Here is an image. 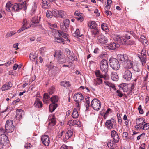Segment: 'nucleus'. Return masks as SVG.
Here are the masks:
<instances>
[{
    "instance_id": "nucleus-1",
    "label": "nucleus",
    "mask_w": 149,
    "mask_h": 149,
    "mask_svg": "<svg viewBox=\"0 0 149 149\" xmlns=\"http://www.w3.org/2000/svg\"><path fill=\"white\" fill-rule=\"evenodd\" d=\"M26 3L23 2H22V3H15L13 4L11 10L12 11L17 12L20 11L22 9H23L24 10H26Z\"/></svg>"
},
{
    "instance_id": "nucleus-2",
    "label": "nucleus",
    "mask_w": 149,
    "mask_h": 149,
    "mask_svg": "<svg viewBox=\"0 0 149 149\" xmlns=\"http://www.w3.org/2000/svg\"><path fill=\"white\" fill-rule=\"evenodd\" d=\"M124 62V66L125 68H130L132 67L134 71L139 72V69L137 68L136 63H135L134 61L133 62L130 60H129L127 58L126 61H125Z\"/></svg>"
},
{
    "instance_id": "nucleus-3",
    "label": "nucleus",
    "mask_w": 149,
    "mask_h": 149,
    "mask_svg": "<svg viewBox=\"0 0 149 149\" xmlns=\"http://www.w3.org/2000/svg\"><path fill=\"white\" fill-rule=\"evenodd\" d=\"M111 67L115 70H118L120 68V64L117 59L114 58H111L109 61Z\"/></svg>"
},
{
    "instance_id": "nucleus-4",
    "label": "nucleus",
    "mask_w": 149,
    "mask_h": 149,
    "mask_svg": "<svg viewBox=\"0 0 149 149\" xmlns=\"http://www.w3.org/2000/svg\"><path fill=\"white\" fill-rule=\"evenodd\" d=\"M91 106L94 110L97 111L99 110L101 108L100 102L98 99L94 98L92 100L91 104Z\"/></svg>"
},
{
    "instance_id": "nucleus-5",
    "label": "nucleus",
    "mask_w": 149,
    "mask_h": 149,
    "mask_svg": "<svg viewBox=\"0 0 149 149\" xmlns=\"http://www.w3.org/2000/svg\"><path fill=\"white\" fill-rule=\"evenodd\" d=\"M13 121L12 120H7L5 125V129L8 133L12 132L14 130L15 127L13 125Z\"/></svg>"
},
{
    "instance_id": "nucleus-6",
    "label": "nucleus",
    "mask_w": 149,
    "mask_h": 149,
    "mask_svg": "<svg viewBox=\"0 0 149 149\" xmlns=\"http://www.w3.org/2000/svg\"><path fill=\"white\" fill-rule=\"evenodd\" d=\"M108 64L107 61L105 59L102 60L100 64V67L101 70L105 74L107 73L108 71Z\"/></svg>"
},
{
    "instance_id": "nucleus-7",
    "label": "nucleus",
    "mask_w": 149,
    "mask_h": 149,
    "mask_svg": "<svg viewBox=\"0 0 149 149\" xmlns=\"http://www.w3.org/2000/svg\"><path fill=\"white\" fill-rule=\"evenodd\" d=\"M60 27L62 31L61 30L57 31V32L59 34V36H61L63 37L64 38L65 41H68L69 42H70V40L68 39V35L63 32V31H64L65 32H66L67 31V29H66L64 30V26L63 24H61Z\"/></svg>"
},
{
    "instance_id": "nucleus-8",
    "label": "nucleus",
    "mask_w": 149,
    "mask_h": 149,
    "mask_svg": "<svg viewBox=\"0 0 149 149\" xmlns=\"http://www.w3.org/2000/svg\"><path fill=\"white\" fill-rule=\"evenodd\" d=\"M8 139L7 136L5 135H3L0 137V149L3 148V146L6 144V142L8 143L9 141Z\"/></svg>"
},
{
    "instance_id": "nucleus-9",
    "label": "nucleus",
    "mask_w": 149,
    "mask_h": 149,
    "mask_svg": "<svg viewBox=\"0 0 149 149\" xmlns=\"http://www.w3.org/2000/svg\"><path fill=\"white\" fill-rule=\"evenodd\" d=\"M97 40L98 42L102 44H104L108 42V39L107 38L102 34L98 36Z\"/></svg>"
},
{
    "instance_id": "nucleus-10",
    "label": "nucleus",
    "mask_w": 149,
    "mask_h": 149,
    "mask_svg": "<svg viewBox=\"0 0 149 149\" xmlns=\"http://www.w3.org/2000/svg\"><path fill=\"white\" fill-rule=\"evenodd\" d=\"M111 136L113 139L114 142L116 143L119 141L120 138L116 132L114 130L111 131Z\"/></svg>"
},
{
    "instance_id": "nucleus-11",
    "label": "nucleus",
    "mask_w": 149,
    "mask_h": 149,
    "mask_svg": "<svg viewBox=\"0 0 149 149\" xmlns=\"http://www.w3.org/2000/svg\"><path fill=\"white\" fill-rule=\"evenodd\" d=\"M41 141L43 143L45 146H48L50 143L49 138L47 135H43L41 138Z\"/></svg>"
},
{
    "instance_id": "nucleus-12",
    "label": "nucleus",
    "mask_w": 149,
    "mask_h": 149,
    "mask_svg": "<svg viewBox=\"0 0 149 149\" xmlns=\"http://www.w3.org/2000/svg\"><path fill=\"white\" fill-rule=\"evenodd\" d=\"M114 40L117 42H118L122 44H126L127 41L124 39L123 37L120 36V35H116V36Z\"/></svg>"
},
{
    "instance_id": "nucleus-13",
    "label": "nucleus",
    "mask_w": 149,
    "mask_h": 149,
    "mask_svg": "<svg viewBox=\"0 0 149 149\" xmlns=\"http://www.w3.org/2000/svg\"><path fill=\"white\" fill-rule=\"evenodd\" d=\"M116 124V121L114 120H107L105 123L106 127L108 129H111L113 128L114 125Z\"/></svg>"
},
{
    "instance_id": "nucleus-14",
    "label": "nucleus",
    "mask_w": 149,
    "mask_h": 149,
    "mask_svg": "<svg viewBox=\"0 0 149 149\" xmlns=\"http://www.w3.org/2000/svg\"><path fill=\"white\" fill-rule=\"evenodd\" d=\"M74 100L76 102H80L83 100L84 97L81 93L74 94L73 96Z\"/></svg>"
},
{
    "instance_id": "nucleus-15",
    "label": "nucleus",
    "mask_w": 149,
    "mask_h": 149,
    "mask_svg": "<svg viewBox=\"0 0 149 149\" xmlns=\"http://www.w3.org/2000/svg\"><path fill=\"white\" fill-rule=\"evenodd\" d=\"M64 56H65V55L61 51L56 52L54 55V56L56 58L58 61L63 57Z\"/></svg>"
},
{
    "instance_id": "nucleus-16",
    "label": "nucleus",
    "mask_w": 149,
    "mask_h": 149,
    "mask_svg": "<svg viewBox=\"0 0 149 149\" xmlns=\"http://www.w3.org/2000/svg\"><path fill=\"white\" fill-rule=\"evenodd\" d=\"M96 85H99L102 83V78L105 79L106 75H96Z\"/></svg>"
},
{
    "instance_id": "nucleus-17",
    "label": "nucleus",
    "mask_w": 149,
    "mask_h": 149,
    "mask_svg": "<svg viewBox=\"0 0 149 149\" xmlns=\"http://www.w3.org/2000/svg\"><path fill=\"white\" fill-rule=\"evenodd\" d=\"M51 119L49 120V125L51 126L54 125L56 124V120L54 117V115H52L49 117Z\"/></svg>"
},
{
    "instance_id": "nucleus-18",
    "label": "nucleus",
    "mask_w": 149,
    "mask_h": 149,
    "mask_svg": "<svg viewBox=\"0 0 149 149\" xmlns=\"http://www.w3.org/2000/svg\"><path fill=\"white\" fill-rule=\"evenodd\" d=\"M120 46L119 44H116L113 42H111L109 45L108 47L109 49L114 50L116 48H118Z\"/></svg>"
},
{
    "instance_id": "nucleus-19",
    "label": "nucleus",
    "mask_w": 149,
    "mask_h": 149,
    "mask_svg": "<svg viewBox=\"0 0 149 149\" xmlns=\"http://www.w3.org/2000/svg\"><path fill=\"white\" fill-rule=\"evenodd\" d=\"M12 86V84L10 82H8L7 84H5L3 85L1 88V90L2 91H4L6 90H8Z\"/></svg>"
},
{
    "instance_id": "nucleus-20",
    "label": "nucleus",
    "mask_w": 149,
    "mask_h": 149,
    "mask_svg": "<svg viewBox=\"0 0 149 149\" xmlns=\"http://www.w3.org/2000/svg\"><path fill=\"white\" fill-rule=\"evenodd\" d=\"M23 111L21 109H18L16 111V118L17 120H19L22 118V115Z\"/></svg>"
},
{
    "instance_id": "nucleus-21",
    "label": "nucleus",
    "mask_w": 149,
    "mask_h": 149,
    "mask_svg": "<svg viewBox=\"0 0 149 149\" xmlns=\"http://www.w3.org/2000/svg\"><path fill=\"white\" fill-rule=\"evenodd\" d=\"M127 84L126 83H122L120 84L118 86L119 88L121 89L124 92L127 91L128 90Z\"/></svg>"
},
{
    "instance_id": "nucleus-22",
    "label": "nucleus",
    "mask_w": 149,
    "mask_h": 149,
    "mask_svg": "<svg viewBox=\"0 0 149 149\" xmlns=\"http://www.w3.org/2000/svg\"><path fill=\"white\" fill-rule=\"evenodd\" d=\"M118 58L120 61L124 62L128 58V56L126 54L121 55L118 54Z\"/></svg>"
},
{
    "instance_id": "nucleus-23",
    "label": "nucleus",
    "mask_w": 149,
    "mask_h": 149,
    "mask_svg": "<svg viewBox=\"0 0 149 149\" xmlns=\"http://www.w3.org/2000/svg\"><path fill=\"white\" fill-rule=\"evenodd\" d=\"M34 105L36 107L40 108L42 107V104L39 99H37L36 100Z\"/></svg>"
},
{
    "instance_id": "nucleus-24",
    "label": "nucleus",
    "mask_w": 149,
    "mask_h": 149,
    "mask_svg": "<svg viewBox=\"0 0 149 149\" xmlns=\"http://www.w3.org/2000/svg\"><path fill=\"white\" fill-rule=\"evenodd\" d=\"M41 19V17L40 16H36L32 18L31 21L33 23L36 24L39 22Z\"/></svg>"
},
{
    "instance_id": "nucleus-25",
    "label": "nucleus",
    "mask_w": 149,
    "mask_h": 149,
    "mask_svg": "<svg viewBox=\"0 0 149 149\" xmlns=\"http://www.w3.org/2000/svg\"><path fill=\"white\" fill-rule=\"evenodd\" d=\"M50 98V97L48 93H45L44 94V97L43 98V101L44 103L47 104L48 103V101Z\"/></svg>"
},
{
    "instance_id": "nucleus-26",
    "label": "nucleus",
    "mask_w": 149,
    "mask_h": 149,
    "mask_svg": "<svg viewBox=\"0 0 149 149\" xmlns=\"http://www.w3.org/2000/svg\"><path fill=\"white\" fill-rule=\"evenodd\" d=\"M138 57L141 62L142 65L143 66L144 65L146 62V55H144V56H143V55H142L141 56H138Z\"/></svg>"
},
{
    "instance_id": "nucleus-27",
    "label": "nucleus",
    "mask_w": 149,
    "mask_h": 149,
    "mask_svg": "<svg viewBox=\"0 0 149 149\" xmlns=\"http://www.w3.org/2000/svg\"><path fill=\"white\" fill-rule=\"evenodd\" d=\"M61 86L65 88L69 87L70 86V84L68 81H61L60 82Z\"/></svg>"
},
{
    "instance_id": "nucleus-28",
    "label": "nucleus",
    "mask_w": 149,
    "mask_h": 149,
    "mask_svg": "<svg viewBox=\"0 0 149 149\" xmlns=\"http://www.w3.org/2000/svg\"><path fill=\"white\" fill-rule=\"evenodd\" d=\"M57 104H52L49 105V109L51 112H53L57 107Z\"/></svg>"
},
{
    "instance_id": "nucleus-29",
    "label": "nucleus",
    "mask_w": 149,
    "mask_h": 149,
    "mask_svg": "<svg viewBox=\"0 0 149 149\" xmlns=\"http://www.w3.org/2000/svg\"><path fill=\"white\" fill-rule=\"evenodd\" d=\"M90 97L88 96H86L85 98V100L86 102V110H87L88 109L89 107L91 106L90 102Z\"/></svg>"
},
{
    "instance_id": "nucleus-30",
    "label": "nucleus",
    "mask_w": 149,
    "mask_h": 149,
    "mask_svg": "<svg viewBox=\"0 0 149 149\" xmlns=\"http://www.w3.org/2000/svg\"><path fill=\"white\" fill-rule=\"evenodd\" d=\"M145 120L143 118H137L136 120V124L138 125H141L145 123Z\"/></svg>"
},
{
    "instance_id": "nucleus-31",
    "label": "nucleus",
    "mask_w": 149,
    "mask_h": 149,
    "mask_svg": "<svg viewBox=\"0 0 149 149\" xmlns=\"http://www.w3.org/2000/svg\"><path fill=\"white\" fill-rule=\"evenodd\" d=\"M54 40L55 42L58 43H62L64 44L65 43L64 41V40L61 37L56 38L54 39Z\"/></svg>"
},
{
    "instance_id": "nucleus-32",
    "label": "nucleus",
    "mask_w": 149,
    "mask_h": 149,
    "mask_svg": "<svg viewBox=\"0 0 149 149\" xmlns=\"http://www.w3.org/2000/svg\"><path fill=\"white\" fill-rule=\"evenodd\" d=\"M13 4H12L10 2H8L6 5V10L8 11H11V9L12 8Z\"/></svg>"
},
{
    "instance_id": "nucleus-33",
    "label": "nucleus",
    "mask_w": 149,
    "mask_h": 149,
    "mask_svg": "<svg viewBox=\"0 0 149 149\" xmlns=\"http://www.w3.org/2000/svg\"><path fill=\"white\" fill-rule=\"evenodd\" d=\"M145 123H143L141 125V128L144 130H146L149 128V123H147L145 121Z\"/></svg>"
},
{
    "instance_id": "nucleus-34",
    "label": "nucleus",
    "mask_w": 149,
    "mask_h": 149,
    "mask_svg": "<svg viewBox=\"0 0 149 149\" xmlns=\"http://www.w3.org/2000/svg\"><path fill=\"white\" fill-rule=\"evenodd\" d=\"M35 53H31L29 55V58L31 60L34 61H36L37 62V56L35 55Z\"/></svg>"
},
{
    "instance_id": "nucleus-35",
    "label": "nucleus",
    "mask_w": 149,
    "mask_h": 149,
    "mask_svg": "<svg viewBox=\"0 0 149 149\" xmlns=\"http://www.w3.org/2000/svg\"><path fill=\"white\" fill-rule=\"evenodd\" d=\"M52 104H55V103L58 101V97L57 96H54L49 98Z\"/></svg>"
},
{
    "instance_id": "nucleus-36",
    "label": "nucleus",
    "mask_w": 149,
    "mask_h": 149,
    "mask_svg": "<svg viewBox=\"0 0 149 149\" xmlns=\"http://www.w3.org/2000/svg\"><path fill=\"white\" fill-rule=\"evenodd\" d=\"M101 28L103 31L106 32H107L108 31L107 24L106 23H103L101 25Z\"/></svg>"
},
{
    "instance_id": "nucleus-37",
    "label": "nucleus",
    "mask_w": 149,
    "mask_h": 149,
    "mask_svg": "<svg viewBox=\"0 0 149 149\" xmlns=\"http://www.w3.org/2000/svg\"><path fill=\"white\" fill-rule=\"evenodd\" d=\"M66 17V13L64 11L59 10V14L58 17L65 18Z\"/></svg>"
},
{
    "instance_id": "nucleus-38",
    "label": "nucleus",
    "mask_w": 149,
    "mask_h": 149,
    "mask_svg": "<svg viewBox=\"0 0 149 149\" xmlns=\"http://www.w3.org/2000/svg\"><path fill=\"white\" fill-rule=\"evenodd\" d=\"M79 116L77 110L74 109L72 114V117L74 118H77Z\"/></svg>"
},
{
    "instance_id": "nucleus-39",
    "label": "nucleus",
    "mask_w": 149,
    "mask_h": 149,
    "mask_svg": "<svg viewBox=\"0 0 149 149\" xmlns=\"http://www.w3.org/2000/svg\"><path fill=\"white\" fill-rule=\"evenodd\" d=\"M27 21L25 20L23 21V26L20 29L22 31L25 29H27V27H26V26Z\"/></svg>"
},
{
    "instance_id": "nucleus-40",
    "label": "nucleus",
    "mask_w": 149,
    "mask_h": 149,
    "mask_svg": "<svg viewBox=\"0 0 149 149\" xmlns=\"http://www.w3.org/2000/svg\"><path fill=\"white\" fill-rule=\"evenodd\" d=\"M141 42L144 45H145V43L146 44L147 42V40L146 38L144 36H141Z\"/></svg>"
},
{
    "instance_id": "nucleus-41",
    "label": "nucleus",
    "mask_w": 149,
    "mask_h": 149,
    "mask_svg": "<svg viewBox=\"0 0 149 149\" xmlns=\"http://www.w3.org/2000/svg\"><path fill=\"white\" fill-rule=\"evenodd\" d=\"M74 34V36L77 37H80L82 36V34H81L79 29H76Z\"/></svg>"
},
{
    "instance_id": "nucleus-42",
    "label": "nucleus",
    "mask_w": 149,
    "mask_h": 149,
    "mask_svg": "<svg viewBox=\"0 0 149 149\" xmlns=\"http://www.w3.org/2000/svg\"><path fill=\"white\" fill-rule=\"evenodd\" d=\"M8 133L6 130H4L3 128H1L0 129V134L1 135V136L3 135H6Z\"/></svg>"
},
{
    "instance_id": "nucleus-43",
    "label": "nucleus",
    "mask_w": 149,
    "mask_h": 149,
    "mask_svg": "<svg viewBox=\"0 0 149 149\" xmlns=\"http://www.w3.org/2000/svg\"><path fill=\"white\" fill-rule=\"evenodd\" d=\"M55 91V88L54 87L52 86L48 90V95H52L54 93Z\"/></svg>"
},
{
    "instance_id": "nucleus-44",
    "label": "nucleus",
    "mask_w": 149,
    "mask_h": 149,
    "mask_svg": "<svg viewBox=\"0 0 149 149\" xmlns=\"http://www.w3.org/2000/svg\"><path fill=\"white\" fill-rule=\"evenodd\" d=\"M69 20L68 19H65L64 20L63 23L65 29H67L69 27Z\"/></svg>"
},
{
    "instance_id": "nucleus-45",
    "label": "nucleus",
    "mask_w": 149,
    "mask_h": 149,
    "mask_svg": "<svg viewBox=\"0 0 149 149\" xmlns=\"http://www.w3.org/2000/svg\"><path fill=\"white\" fill-rule=\"evenodd\" d=\"M93 29L92 31V35H94V36L95 37V35L98 34L99 33V31L97 28Z\"/></svg>"
},
{
    "instance_id": "nucleus-46",
    "label": "nucleus",
    "mask_w": 149,
    "mask_h": 149,
    "mask_svg": "<svg viewBox=\"0 0 149 149\" xmlns=\"http://www.w3.org/2000/svg\"><path fill=\"white\" fill-rule=\"evenodd\" d=\"M75 120H70L68 121V124L70 126H74L75 125Z\"/></svg>"
},
{
    "instance_id": "nucleus-47",
    "label": "nucleus",
    "mask_w": 149,
    "mask_h": 149,
    "mask_svg": "<svg viewBox=\"0 0 149 149\" xmlns=\"http://www.w3.org/2000/svg\"><path fill=\"white\" fill-rule=\"evenodd\" d=\"M59 10H58L56 9H54L52 10V14L55 16L56 17H58L59 14Z\"/></svg>"
},
{
    "instance_id": "nucleus-48",
    "label": "nucleus",
    "mask_w": 149,
    "mask_h": 149,
    "mask_svg": "<svg viewBox=\"0 0 149 149\" xmlns=\"http://www.w3.org/2000/svg\"><path fill=\"white\" fill-rule=\"evenodd\" d=\"M42 1L44 6H47L48 7L50 6V4L48 1V0H42Z\"/></svg>"
},
{
    "instance_id": "nucleus-49",
    "label": "nucleus",
    "mask_w": 149,
    "mask_h": 149,
    "mask_svg": "<svg viewBox=\"0 0 149 149\" xmlns=\"http://www.w3.org/2000/svg\"><path fill=\"white\" fill-rule=\"evenodd\" d=\"M16 32L15 31H12L8 33L6 36V38H8L10 37L13 35L15 34L16 33Z\"/></svg>"
},
{
    "instance_id": "nucleus-50",
    "label": "nucleus",
    "mask_w": 149,
    "mask_h": 149,
    "mask_svg": "<svg viewBox=\"0 0 149 149\" xmlns=\"http://www.w3.org/2000/svg\"><path fill=\"white\" fill-rule=\"evenodd\" d=\"M132 75H124L123 77L126 81H129L131 78Z\"/></svg>"
},
{
    "instance_id": "nucleus-51",
    "label": "nucleus",
    "mask_w": 149,
    "mask_h": 149,
    "mask_svg": "<svg viewBox=\"0 0 149 149\" xmlns=\"http://www.w3.org/2000/svg\"><path fill=\"white\" fill-rule=\"evenodd\" d=\"M112 79L113 81H117L118 80V75H111Z\"/></svg>"
},
{
    "instance_id": "nucleus-52",
    "label": "nucleus",
    "mask_w": 149,
    "mask_h": 149,
    "mask_svg": "<svg viewBox=\"0 0 149 149\" xmlns=\"http://www.w3.org/2000/svg\"><path fill=\"white\" fill-rule=\"evenodd\" d=\"M96 66V63L92 61H89V67L90 68H92L95 67Z\"/></svg>"
},
{
    "instance_id": "nucleus-53",
    "label": "nucleus",
    "mask_w": 149,
    "mask_h": 149,
    "mask_svg": "<svg viewBox=\"0 0 149 149\" xmlns=\"http://www.w3.org/2000/svg\"><path fill=\"white\" fill-rule=\"evenodd\" d=\"M65 51L67 55L69 56H72L73 54V52H71L69 49H66Z\"/></svg>"
},
{
    "instance_id": "nucleus-54",
    "label": "nucleus",
    "mask_w": 149,
    "mask_h": 149,
    "mask_svg": "<svg viewBox=\"0 0 149 149\" xmlns=\"http://www.w3.org/2000/svg\"><path fill=\"white\" fill-rule=\"evenodd\" d=\"M128 133L127 132H124L123 134V138L124 140H128Z\"/></svg>"
},
{
    "instance_id": "nucleus-55",
    "label": "nucleus",
    "mask_w": 149,
    "mask_h": 149,
    "mask_svg": "<svg viewBox=\"0 0 149 149\" xmlns=\"http://www.w3.org/2000/svg\"><path fill=\"white\" fill-rule=\"evenodd\" d=\"M52 12L50 11H47L46 13V17L48 18H51L52 15Z\"/></svg>"
},
{
    "instance_id": "nucleus-56",
    "label": "nucleus",
    "mask_w": 149,
    "mask_h": 149,
    "mask_svg": "<svg viewBox=\"0 0 149 149\" xmlns=\"http://www.w3.org/2000/svg\"><path fill=\"white\" fill-rule=\"evenodd\" d=\"M58 61V62L60 63H65L66 59L65 58V56L63 57L60 59Z\"/></svg>"
},
{
    "instance_id": "nucleus-57",
    "label": "nucleus",
    "mask_w": 149,
    "mask_h": 149,
    "mask_svg": "<svg viewBox=\"0 0 149 149\" xmlns=\"http://www.w3.org/2000/svg\"><path fill=\"white\" fill-rule=\"evenodd\" d=\"M49 28L51 29H52L53 30H55L54 29V28H56L57 27V25L56 24H51L50 23H49Z\"/></svg>"
},
{
    "instance_id": "nucleus-58",
    "label": "nucleus",
    "mask_w": 149,
    "mask_h": 149,
    "mask_svg": "<svg viewBox=\"0 0 149 149\" xmlns=\"http://www.w3.org/2000/svg\"><path fill=\"white\" fill-rule=\"evenodd\" d=\"M96 25V23L95 22L92 21L91 22V24L90 25V27L91 29L95 28Z\"/></svg>"
},
{
    "instance_id": "nucleus-59",
    "label": "nucleus",
    "mask_w": 149,
    "mask_h": 149,
    "mask_svg": "<svg viewBox=\"0 0 149 149\" xmlns=\"http://www.w3.org/2000/svg\"><path fill=\"white\" fill-rule=\"evenodd\" d=\"M133 32L132 31H130V33L128 32L125 34V38L127 39L130 38V34H131Z\"/></svg>"
},
{
    "instance_id": "nucleus-60",
    "label": "nucleus",
    "mask_w": 149,
    "mask_h": 149,
    "mask_svg": "<svg viewBox=\"0 0 149 149\" xmlns=\"http://www.w3.org/2000/svg\"><path fill=\"white\" fill-rule=\"evenodd\" d=\"M116 93L118 94L117 95L119 96L120 97H121L123 95L122 93L119 90H117Z\"/></svg>"
},
{
    "instance_id": "nucleus-61",
    "label": "nucleus",
    "mask_w": 149,
    "mask_h": 149,
    "mask_svg": "<svg viewBox=\"0 0 149 149\" xmlns=\"http://www.w3.org/2000/svg\"><path fill=\"white\" fill-rule=\"evenodd\" d=\"M24 147L26 149L30 148L31 147V145L29 143H28L25 144Z\"/></svg>"
},
{
    "instance_id": "nucleus-62",
    "label": "nucleus",
    "mask_w": 149,
    "mask_h": 149,
    "mask_svg": "<svg viewBox=\"0 0 149 149\" xmlns=\"http://www.w3.org/2000/svg\"><path fill=\"white\" fill-rule=\"evenodd\" d=\"M39 28L40 29V30L42 31V32L44 34H46L47 33L45 29L43 28L42 26L41 25H40L39 26Z\"/></svg>"
},
{
    "instance_id": "nucleus-63",
    "label": "nucleus",
    "mask_w": 149,
    "mask_h": 149,
    "mask_svg": "<svg viewBox=\"0 0 149 149\" xmlns=\"http://www.w3.org/2000/svg\"><path fill=\"white\" fill-rule=\"evenodd\" d=\"M77 126L78 127H80L81 126V123L79 120H75V125Z\"/></svg>"
},
{
    "instance_id": "nucleus-64",
    "label": "nucleus",
    "mask_w": 149,
    "mask_h": 149,
    "mask_svg": "<svg viewBox=\"0 0 149 149\" xmlns=\"http://www.w3.org/2000/svg\"><path fill=\"white\" fill-rule=\"evenodd\" d=\"M46 49L45 47H42L40 49V53L42 54H43L44 53V52L45 50Z\"/></svg>"
}]
</instances>
